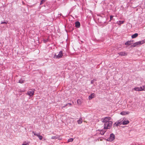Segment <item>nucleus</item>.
Listing matches in <instances>:
<instances>
[{"instance_id":"nucleus-1","label":"nucleus","mask_w":145,"mask_h":145,"mask_svg":"<svg viewBox=\"0 0 145 145\" xmlns=\"http://www.w3.org/2000/svg\"><path fill=\"white\" fill-rule=\"evenodd\" d=\"M112 122L111 121L105 123L104 128L106 129H109L112 125Z\"/></svg>"},{"instance_id":"nucleus-2","label":"nucleus","mask_w":145,"mask_h":145,"mask_svg":"<svg viewBox=\"0 0 145 145\" xmlns=\"http://www.w3.org/2000/svg\"><path fill=\"white\" fill-rule=\"evenodd\" d=\"M145 89V86H142L140 87H136L135 88L133 89L136 91H141L144 90V89Z\"/></svg>"},{"instance_id":"nucleus-3","label":"nucleus","mask_w":145,"mask_h":145,"mask_svg":"<svg viewBox=\"0 0 145 145\" xmlns=\"http://www.w3.org/2000/svg\"><path fill=\"white\" fill-rule=\"evenodd\" d=\"M63 52L62 51H61L59 52L58 55H57L56 54L54 55V58H59L62 57L63 56Z\"/></svg>"},{"instance_id":"nucleus-4","label":"nucleus","mask_w":145,"mask_h":145,"mask_svg":"<svg viewBox=\"0 0 145 145\" xmlns=\"http://www.w3.org/2000/svg\"><path fill=\"white\" fill-rule=\"evenodd\" d=\"M110 120L111 118L110 117H106L104 118H102L101 120L102 122L105 123L110 121Z\"/></svg>"},{"instance_id":"nucleus-5","label":"nucleus","mask_w":145,"mask_h":145,"mask_svg":"<svg viewBox=\"0 0 145 145\" xmlns=\"http://www.w3.org/2000/svg\"><path fill=\"white\" fill-rule=\"evenodd\" d=\"M144 43V42L143 40H141V41L136 42L133 44V47H135L136 46L138 45H141Z\"/></svg>"},{"instance_id":"nucleus-6","label":"nucleus","mask_w":145,"mask_h":145,"mask_svg":"<svg viewBox=\"0 0 145 145\" xmlns=\"http://www.w3.org/2000/svg\"><path fill=\"white\" fill-rule=\"evenodd\" d=\"M34 90L30 89L27 92V94L30 97L33 96L34 95Z\"/></svg>"},{"instance_id":"nucleus-7","label":"nucleus","mask_w":145,"mask_h":145,"mask_svg":"<svg viewBox=\"0 0 145 145\" xmlns=\"http://www.w3.org/2000/svg\"><path fill=\"white\" fill-rule=\"evenodd\" d=\"M115 139L114 135L113 134L110 135L109 137L108 138L107 140L109 141H112Z\"/></svg>"},{"instance_id":"nucleus-8","label":"nucleus","mask_w":145,"mask_h":145,"mask_svg":"<svg viewBox=\"0 0 145 145\" xmlns=\"http://www.w3.org/2000/svg\"><path fill=\"white\" fill-rule=\"evenodd\" d=\"M125 119V118H123L121 119L119 121H117L114 124V125H116V126H118L119 125H121L122 124V121H123L124 119Z\"/></svg>"},{"instance_id":"nucleus-9","label":"nucleus","mask_w":145,"mask_h":145,"mask_svg":"<svg viewBox=\"0 0 145 145\" xmlns=\"http://www.w3.org/2000/svg\"><path fill=\"white\" fill-rule=\"evenodd\" d=\"M129 122V121L125 119H125H124V120L123 121H122V124L123 125H125L128 124Z\"/></svg>"},{"instance_id":"nucleus-10","label":"nucleus","mask_w":145,"mask_h":145,"mask_svg":"<svg viewBox=\"0 0 145 145\" xmlns=\"http://www.w3.org/2000/svg\"><path fill=\"white\" fill-rule=\"evenodd\" d=\"M34 134V135L37 136L39 138V139L40 140H41L42 138V137L39 134H36L35 133L34 131L32 132Z\"/></svg>"},{"instance_id":"nucleus-11","label":"nucleus","mask_w":145,"mask_h":145,"mask_svg":"<svg viewBox=\"0 0 145 145\" xmlns=\"http://www.w3.org/2000/svg\"><path fill=\"white\" fill-rule=\"evenodd\" d=\"M130 112L129 111H123L120 113V114L122 115H126L129 114Z\"/></svg>"},{"instance_id":"nucleus-12","label":"nucleus","mask_w":145,"mask_h":145,"mask_svg":"<svg viewBox=\"0 0 145 145\" xmlns=\"http://www.w3.org/2000/svg\"><path fill=\"white\" fill-rule=\"evenodd\" d=\"M118 54L120 55V56H126L127 54V53L125 52H120V53H118Z\"/></svg>"},{"instance_id":"nucleus-13","label":"nucleus","mask_w":145,"mask_h":145,"mask_svg":"<svg viewBox=\"0 0 145 145\" xmlns=\"http://www.w3.org/2000/svg\"><path fill=\"white\" fill-rule=\"evenodd\" d=\"M133 42V40L128 41L125 43V45H129L132 44Z\"/></svg>"},{"instance_id":"nucleus-14","label":"nucleus","mask_w":145,"mask_h":145,"mask_svg":"<svg viewBox=\"0 0 145 145\" xmlns=\"http://www.w3.org/2000/svg\"><path fill=\"white\" fill-rule=\"evenodd\" d=\"M95 95L94 93H93L90 95L89 97V99L90 100L92 99L93 98L95 97Z\"/></svg>"},{"instance_id":"nucleus-15","label":"nucleus","mask_w":145,"mask_h":145,"mask_svg":"<svg viewBox=\"0 0 145 145\" xmlns=\"http://www.w3.org/2000/svg\"><path fill=\"white\" fill-rule=\"evenodd\" d=\"M80 26V23L78 22H77L75 23V26L77 28H79Z\"/></svg>"},{"instance_id":"nucleus-16","label":"nucleus","mask_w":145,"mask_h":145,"mask_svg":"<svg viewBox=\"0 0 145 145\" xmlns=\"http://www.w3.org/2000/svg\"><path fill=\"white\" fill-rule=\"evenodd\" d=\"M138 34L137 33H135L131 37L132 38H135L137 37L138 36Z\"/></svg>"},{"instance_id":"nucleus-17","label":"nucleus","mask_w":145,"mask_h":145,"mask_svg":"<svg viewBox=\"0 0 145 145\" xmlns=\"http://www.w3.org/2000/svg\"><path fill=\"white\" fill-rule=\"evenodd\" d=\"M124 21H120L117 22V24L118 25H120L121 24H123L124 23Z\"/></svg>"},{"instance_id":"nucleus-18","label":"nucleus","mask_w":145,"mask_h":145,"mask_svg":"<svg viewBox=\"0 0 145 145\" xmlns=\"http://www.w3.org/2000/svg\"><path fill=\"white\" fill-rule=\"evenodd\" d=\"M78 123L80 124H81L82 123V118H80L78 121Z\"/></svg>"},{"instance_id":"nucleus-19","label":"nucleus","mask_w":145,"mask_h":145,"mask_svg":"<svg viewBox=\"0 0 145 145\" xmlns=\"http://www.w3.org/2000/svg\"><path fill=\"white\" fill-rule=\"evenodd\" d=\"M73 140V138H70L68 140L67 143H69V142H72Z\"/></svg>"},{"instance_id":"nucleus-20","label":"nucleus","mask_w":145,"mask_h":145,"mask_svg":"<svg viewBox=\"0 0 145 145\" xmlns=\"http://www.w3.org/2000/svg\"><path fill=\"white\" fill-rule=\"evenodd\" d=\"M105 132H106L105 131H104L102 130L100 132V133L102 135H103L104 134V133Z\"/></svg>"},{"instance_id":"nucleus-21","label":"nucleus","mask_w":145,"mask_h":145,"mask_svg":"<svg viewBox=\"0 0 145 145\" xmlns=\"http://www.w3.org/2000/svg\"><path fill=\"white\" fill-rule=\"evenodd\" d=\"M57 138V137L56 136H52L51 137L52 139H56Z\"/></svg>"},{"instance_id":"nucleus-22","label":"nucleus","mask_w":145,"mask_h":145,"mask_svg":"<svg viewBox=\"0 0 145 145\" xmlns=\"http://www.w3.org/2000/svg\"><path fill=\"white\" fill-rule=\"evenodd\" d=\"M19 82L20 83H24V81L22 79H20L19 80Z\"/></svg>"},{"instance_id":"nucleus-23","label":"nucleus","mask_w":145,"mask_h":145,"mask_svg":"<svg viewBox=\"0 0 145 145\" xmlns=\"http://www.w3.org/2000/svg\"><path fill=\"white\" fill-rule=\"evenodd\" d=\"M44 2H45V1L44 0H42L40 3V5H41L43 3H44Z\"/></svg>"},{"instance_id":"nucleus-24","label":"nucleus","mask_w":145,"mask_h":145,"mask_svg":"<svg viewBox=\"0 0 145 145\" xmlns=\"http://www.w3.org/2000/svg\"><path fill=\"white\" fill-rule=\"evenodd\" d=\"M113 16H110V20H112V19L113 18Z\"/></svg>"},{"instance_id":"nucleus-25","label":"nucleus","mask_w":145,"mask_h":145,"mask_svg":"<svg viewBox=\"0 0 145 145\" xmlns=\"http://www.w3.org/2000/svg\"><path fill=\"white\" fill-rule=\"evenodd\" d=\"M79 102H80V100L79 99H78L77 101V102L78 104L79 103Z\"/></svg>"},{"instance_id":"nucleus-26","label":"nucleus","mask_w":145,"mask_h":145,"mask_svg":"<svg viewBox=\"0 0 145 145\" xmlns=\"http://www.w3.org/2000/svg\"><path fill=\"white\" fill-rule=\"evenodd\" d=\"M71 105V103H68L67 104V105Z\"/></svg>"},{"instance_id":"nucleus-27","label":"nucleus","mask_w":145,"mask_h":145,"mask_svg":"<svg viewBox=\"0 0 145 145\" xmlns=\"http://www.w3.org/2000/svg\"><path fill=\"white\" fill-rule=\"evenodd\" d=\"M1 24H6L7 23L5 22H1Z\"/></svg>"},{"instance_id":"nucleus-28","label":"nucleus","mask_w":145,"mask_h":145,"mask_svg":"<svg viewBox=\"0 0 145 145\" xmlns=\"http://www.w3.org/2000/svg\"><path fill=\"white\" fill-rule=\"evenodd\" d=\"M44 42H46V41H45V40H44Z\"/></svg>"},{"instance_id":"nucleus-29","label":"nucleus","mask_w":145,"mask_h":145,"mask_svg":"<svg viewBox=\"0 0 145 145\" xmlns=\"http://www.w3.org/2000/svg\"><path fill=\"white\" fill-rule=\"evenodd\" d=\"M91 83H92V84L93 83V82L92 81H91Z\"/></svg>"},{"instance_id":"nucleus-30","label":"nucleus","mask_w":145,"mask_h":145,"mask_svg":"<svg viewBox=\"0 0 145 145\" xmlns=\"http://www.w3.org/2000/svg\"><path fill=\"white\" fill-rule=\"evenodd\" d=\"M84 122H86V121H84Z\"/></svg>"}]
</instances>
